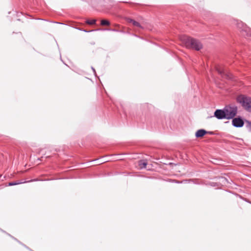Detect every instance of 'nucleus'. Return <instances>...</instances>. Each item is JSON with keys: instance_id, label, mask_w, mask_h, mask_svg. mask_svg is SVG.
I'll return each instance as SVG.
<instances>
[{"instance_id": "obj_1", "label": "nucleus", "mask_w": 251, "mask_h": 251, "mask_svg": "<svg viewBox=\"0 0 251 251\" xmlns=\"http://www.w3.org/2000/svg\"><path fill=\"white\" fill-rule=\"evenodd\" d=\"M182 44L188 49H193L197 50H201L202 45L199 41L190 37L183 36L180 37Z\"/></svg>"}, {"instance_id": "obj_2", "label": "nucleus", "mask_w": 251, "mask_h": 251, "mask_svg": "<svg viewBox=\"0 0 251 251\" xmlns=\"http://www.w3.org/2000/svg\"><path fill=\"white\" fill-rule=\"evenodd\" d=\"M237 100L245 110L251 112V98L241 95L237 97Z\"/></svg>"}, {"instance_id": "obj_3", "label": "nucleus", "mask_w": 251, "mask_h": 251, "mask_svg": "<svg viewBox=\"0 0 251 251\" xmlns=\"http://www.w3.org/2000/svg\"><path fill=\"white\" fill-rule=\"evenodd\" d=\"M224 109L227 119H232L236 115L237 108L236 107L226 106Z\"/></svg>"}, {"instance_id": "obj_4", "label": "nucleus", "mask_w": 251, "mask_h": 251, "mask_svg": "<svg viewBox=\"0 0 251 251\" xmlns=\"http://www.w3.org/2000/svg\"><path fill=\"white\" fill-rule=\"evenodd\" d=\"M214 116L218 119H226L225 109L216 110L214 112Z\"/></svg>"}, {"instance_id": "obj_5", "label": "nucleus", "mask_w": 251, "mask_h": 251, "mask_svg": "<svg viewBox=\"0 0 251 251\" xmlns=\"http://www.w3.org/2000/svg\"><path fill=\"white\" fill-rule=\"evenodd\" d=\"M232 124L236 127H242L244 125L243 121L240 118H234L232 121Z\"/></svg>"}, {"instance_id": "obj_6", "label": "nucleus", "mask_w": 251, "mask_h": 251, "mask_svg": "<svg viewBox=\"0 0 251 251\" xmlns=\"http://www.w3.org/2000/svg\"><path fill=\"white\" fill-rule=\"evenodd\" d=\"M207 133V132L204 129H199L196 132L195 135L198 138L202 137Z\"/></svg>"}, {"instance_id": "obj_7", "label": "nucleus", "mask_w": 251, "mask_h": 251, "mask_svg": "<svg viewBox=\"0 0 251 251\" xmlns=\"http://www.w3.org/2000/svg\"><path fill=\"white\" fill-rule=\"evenodd\" d=\"M147 162L145 160H141L138 161V166L140 169H143L146 167Z\"/></svg>"}, {"instance_id": "obj_8", "label": "nucleus", "mask_w": 251, "mask_h": 251, "mask_svg": "<svg viewBox=\"0 0 251 251\" xmlns=\"http://www.w3.org/2000/svg\"><path fill=\"white\" fill-rule=\"evenodd\" d=\"M127 22L128 23H131L135 26L138 27H140V28H142V27L141 26V25H140V24L138 22H136V21H134V20H133L132 19H129L127 20Z\"/></svg>"}, {"instance_id": "obj_9", "label": "nucleus", "mask_w": 251, "mask_h": 251, "mask_svg": "<svg viewBox=\"0 0 251 251\" xmlns=\"http://www.w3.org/2000/svg\"><path fill=\"white\" fill-rule=\"evenodd\" d=\"M217 71L218 73L221 75H223L224 76H225L226 78H230L231 77L230 76V74H227L224 71L221 70L220 69H217Z\"/></svg>"}, {"instance_id": "obj_10", "label": "nucleus", "mask_w": 251, "mask_h": 251, "mask_svg": "<svg viewBox=\"0 0 251 251\" xmlns=\"http://www.w3.org/2000/svg\"><path fill=\"white\" fill-rule=\"evenodd\" d=\"M101 25H110V23L107 20H102L101 21Z\"/></svg>"}, {"instance_id": "obj_11", "label": "nucleus", "mask_w": 251, "mask_h": 251, "mask_svg": "<svg viewBox=\"0 0 251 251\" xmlns=\"http://www.w3.org/2000/svg\"><path fill=\"white\" fill-rule=\"evenodd\" d=\"M96 20L94 19V20H90V21H87V23L89 25H94L96 23Z\"/></svg>"}, {"instance_id": "obj_12", "label": "nucleus", "mask_w": 251, "mask_h": 251, "mask_svg": "<svg viewBox=\"0 0 251 251\" xmlns=\"http://www.w3.org/2000/svg\"><path fill=\"white\" fill-rule=\"evenodd\" d=\"M247 122L248 123L249 125H251V122L247 121Z\"/></svg>"}, {"instance_id": "obj_13", "label": "nucleus", "mask_w": 251, "mask_h": 251, "mask_svg": "<svg viewBox=\"0 0 251 251\" xmlns=\"http://www.w3.org/2000/svg\"><path fill=\"white\" fill-rule=\"evenodd\" d=\"M14 184H13V183H9V185H14Z\"/></svg>"}]
</instances>
